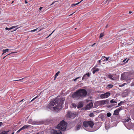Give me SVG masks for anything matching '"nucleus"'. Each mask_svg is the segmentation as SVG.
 Listing matches in <instances>:
<instances>
[{
  "mask_svg": "<svg viewBox=\"0 0 134 134\" xmlns=\"http://www.w3.org/2000/svg\"><path fill=\"white\" fill-rule=\"evenodd\" d=\"M63 98L58 99L56 98L52 99L47 107V108L52 110L58 111L62 108L63 102Z\"/></svg>",
  "mask_w": 134,
  "mask_h": 134,
  "instance_id": "nucleus-1",
  "label": "nucleus"
},
{
  "mask_svg": "<svg viewBox=\"0 0 134 134\" xmlns=\"http://www.w3.org/2000/svg\"><path fill=\"white\" fill-rule=\"evenodd\" d=\"M87 92L85 89H81L74 92L72 95L73 98H80L85 97L87 95Z\"/></svg>",
  "mask_w": 134,
  "mask_h": 134,
  "instance_id": "nucleus-2",
  "label": "nucleus"
},
{
  "mask_svg": "<svg viewBox=\"0 0 134 134\" xmlns=\"http://www.w3.org/2000/svg\"><path fill=\"white\" fill-rule=\"evenodd\" d=\"M67 125V123L63 120L57 125V127L62 131H64L66 129Z\"/></svg>",
  "mask_w": 134,
  "mask_h": 134,
  "instance_id": "nucleus-3",
  "label": "nucleus"
},
{
  "mask_svg": "<svg viewBox=\"0 0 134 134\" xmlns=\"http://www.w3.org/2000/svg\"><path fill=\"white\" fill-rule=\"evenodd\" d=\"M94 123L92 121H89L87 122H84L83 125L85 127H88L89 126L90 127L92 128L94 125Z\"/></svg>",
  "mask_w": 134,
  "mask_h": 134,
  "instance_id": "nucleus-4",
  "label": "nucleus"
},
{
  "mask_svg": "<svg viewBox=\"0 0 134 134\" xmlns=\"http://www.w3.org/2000/svg\"><path fill=\"white\" fill-rule=\"evenodd\" d=\"M129 76H127V73H125L124 74H122L121 75V79L122 80H124L126 81L131 80V79L129 78Z\"/></svg>",
  "mask_w": 134,
  "mask_h": 134,
  "instance_id": "nucleus-5",
  "label": "nucleus"
},
{
  "mask_svg": "<svg viewBox=\"0 0 134 134\" xmlns=\"http://www.w3.org/2000/svg\"><path fill=\"white\" fill-rule=\"evenodd\" d=\"M110 95V93L109 92H107L105 93L101 94L100 95V97L102 98H107Z\"/></svg>",
  "mask_w": 134,
  "mask_h": 134,
  "instance_id": "nucleus-6",
  "label": "nucleus"
},
{
  "mask_svg": "<svg viewBox=\"0 0 134 134\" xmlns=\"http://www.w3.org/2000/svg\"><path fill=\"white\" fill-rule=\"evenodd\" d=\"M91 74L89 72L86 73V74L84 75L83 76L82 79V80H86L88 79L89 77L90 76Z\"/></svg>",
  "mask_w": 134,
  "mask_h": 134,
  "instance_id": "nucleus-7",
  "label": "nucleus"
},
{
  "mask_svg": "<svg viewBox=\"0 0 134 134\" xmlns=\"http://www.w3.org/2000/svg\"><path fill=\"white\" fill-rule=\"evenodd\" d=\"M30 126L29 125H27L23 126L21 128L17 131V133L19 132L21 130L25 129L27 128Z\"/></svg>",
  "mask_w": 134,
  "mask_h": 134,
  "instance_id": "nucleus-8",
  "label": "nucleus"
},
{
  "mask_svg": "<svg viewBox=\"0 0 134 134\" xmlns=\"http://www.w3.org/2000/svg\"><path fill=\"white\" fill-rule=\"evenodd\" d=\"M110 57H102V59L101 60H102V61H103V62H104V61H110L111 60V58H110Z\"/></svg>",
  "mask_w": 134,
  "mask_h": 134,
  "instance_id": "nucleus-9",
  "label": "nucleus"
},
{
  "mask_svg": "<svg viewBox=\"0 0 134 134\" xmlns=\"http://www.w3.org/2000/svg\"><path fill=\"white\" fill-rule=\"evenodd\" d=\"M29 122V123L31 124L32 125H38L40 124L39 122L36 121H32L31 120H30Z\"/></svg>",
  "mask_w": 134,
  "mask_h": 134,
  "instance_id": "nucleus-10",
  "label": "nucleus"
},
{
  "mask_svg": "<svg viewBox=\"0 0 134 134\" xmlns=\"http://www.w3.org/2000/svg\"><path fill=\"white\" fill-rule=\"evenodd\" d=\"M93 103L91 102L89 103V104H88L86 107V108L87 109H88L91 108H92L93 106Z\"/></svg>",
  "mask_w": 134,
  "mask_h": 134,
  "instance_id": "nucleus-11",
  "label": "nucleus"
},
{
  "mask_svg": "<svg viewBox=\"0 0 134 134\" xmlns=\"http://www.w3.org/2000/svg\"><path fill=\"white\" fill-rule=\"evenodd\" d=\"M52 132L53 134H62L61 131L59 130H53L52 131Z\"/></svg>",
  "mask_w": 134,
  "mask_h": 134,
  "instance_id": "nucleus-12",
  "label": "nucleus"
},
{
  "mask_svg": "<svg viewBox=\"0 0 134 134\" xmlns=\"http://www.w3.org/2000/svg\"><path fill=\"white\" fill-rule=\"evenodd\" d=\"M99 102L100 104L101 105H104L105 104H107L109 102L107 100L100 101Z\"/></svg>",
  "mask_w": 134,
  "mask_h": 134,
  "instance_id": "nucleus-13",
  "label": "nucleus"
},
{
  "mask_svg": "<svg viewBox=\"0 0 134 134\" xmlns=\"http://www.w3.org/2000/svg\"><path fill=\"white\" fill-rule=\"evenodd\" d=\"M115 74H109L108 75V77L113 80H115V79L114 78H113L112 77L115 76Z\"/></svg>",
  "mask_w": 134,
  "mask_h": 134,
  "instance_id": "nucleus-14",
  "label": "nucleus"
},
{
  "mask_svg": "<svg viewBox=\"0 0 134 134\" xmlns=\"http://www.w3.org/2000/svg\"><path fill=\"white\" fill-rule=\"evenodd\" d=\"M133 127V125L131 122H130L127 126V128L130 129Z\"/></svg>",
  "mask_w": 134,
  "mask_h": 134,
  "instance_id": "nucleus-15",
  "label": "nucleus"
},
{
  "mask_svg": "<svg viewBox=\"0 0 134 134\" xmlns=\"http://www.w3.org/2000/svg\"><path fill=\"white\" fill-rule=\"evenodd\" d=\"M92 70V72L93 74H95L96 72L98 71L99 70V69L96 68H93Z\"/></svg>",
  "mask_w": 134,
  "mask_h": 134,
  "instance_id": "nucleus-16",
  "label": "nucleus"
},
{
  "mask_svg": "<svg viewBox=\"0 0 134 134\" xmlns=\"http://www.w3.org/2000/svg\"><path fill=\"white\" fill-rule=\"evenodd\" d=\"M131 120L130 118L128 117L126 119H124L123 120V122H128L129 120Z\"/></svg>",
  "mask_w": 134,
  "mask_h": 134,
  "instance_id": "nucleus-17",
  "label": "nucleus"
},
{
  "mask_svg": "<svg viewBox=\"0 0 134 134\" xmlns=\"http://www.w3.org/2000/svg\"><path fill=\"white\" fill-rule=\"evenodd\" d=\"M83 103L82 102H80L79 103L77 108H79L82 107L83 106Z\"/></svg>",
  "mask_w": 134,
  "mask_h": 134,
  "instance_id": "nucleus-18",
  "label": "nucleus"
},
{
  "mask_svg": "<svg viewBox=\"0 0 134 134\" xmlns=\"http://www.w3.org/2000/svg\"><path fill=\"white\" fill-rule=\"evenodd\" d=\"M17 26H14L11 27L10 28H8L7 27H6L5 28V29L6 30H11V29L14 28H15L16 27H17Z\"/></svg>",
  "mask_w": 134,
  "mask_h": 134,
  "instance_id": "nucleus-19",
  "label": "nucleus"
},
{
  "mask_svg": "<svg viewBox=\"0 0 134 134\" xmlns=\"http://www.w3.org/2000/svg\"><path fill=\"white\" fill-rule=\"evenodd\" d=\"M119 112L118 111L117 109H116L114 111L113 114L115 115H118L119 114Z\"/></svg>",
  "mask_w": 134,
  "mask_h": 134,
  "instance_id": "nucleus-20",
  "label": "nucleus"
},
{
  "mask_svg": "<svg viewBox=\"0 0 134 134\" xmlns=\"http://www.w3.org/2000/svg\"><path fill=\"white\" fill-rule=\"evenodd\" d=\"M81 127V125H78L76 127L75 129L76 130H78L80 129Z\"/></svg>",
  "mask_w": 134,
  "mask_h": 134,
  "instance_id": "nucleus-21",
  "label": "nucleus"
},
{
  "mask_svg": "<svg viewBox=\"0 0 134 134\" xmlns=\"http://www.w3.org/2000/svg\"><path fill=\"white\" fill-rule=\"evenodd\" d=\"M9 131H4L2 132L0 134H7V133Z\"/></svg>",
  "mask_w": 134,
  "mask_h": 134,
  "instance_id": "nucleus-22",
  "label": "nucleus"
},
{
  "mask_svg": "<svg viewBox=\"0 0 134 134\" xmlns=\"http://www.w3.org/2000/svg\"><path fill=\"white\" fill-rule=\"evenodd\" d=\"M83 0H81L80 2H78L76 4H71V6L72 7H74V6L78 4H79L80 3H81V2H82Z\"/></svg>",
  "mask_w": 134,
  "mask_h": 134,
  "instance_id": "nucleus-23",
  "label": "nucleus"
},
{
  "mask_svg": "<svg viewBox=\"0 0 134 134\" xmlns=\"http://www.w3.org/2000/svg\"><path fill=\"white\" fill-rule=\"evenodd\" d=\"M124 103V102L121 101L118 104V106H116V107L120 106L122 105V104Z\"/></svg>",
  "mask_w": 134,
  "mask_h": 134,
  "instance_id": "nucleus-24",
  "label": "nucleus"
},
{
  "mask_svg": "<svg viewBox=\"0 0 134 134\" xmlns=\"http://www.w3.org/2000/svg\"><path fill=\"white\" fill-rule=\"evenodd\" d=\"M110 103H117V102L114 99H112L110 101Z\"/></svg>",
  "mask_w": 134,
  "mask_h": 134,
  "instance_id": "nucleus-25",
  "label": "nucleus"
},
{
  "mask_svg": "<svg viewBox=\"0 0 134 134\" xmlns=\"http://www.w3.org/2000/svg\"><path fill=\"white\" fill-rule=\"evenodd\" d=\"M9 51V49H6L5 50H3V53H5L6 52H8Z\"/></svg>",
  "mask_w": 134,
  "mask_h": 134,
  "instance_id": "nucleus-26",
  "label": "nucleus"
},
{
  "mask_svg": "<svg viewBox=\"0 0 134 134\" xmlns=\"http://www.w3.org/2000/svg\"><path fill=\"white\" fill-rule=\"evenodd\" d=\"M113 86V85L111 84H109L108 85L107 87L109 88H112Z\"/></svg>",
  "mask_w": 134,
  "mask_h": 134,
  "instance_id": "nucleus-27",
  "label": "nucleus"
},
{
  "mask_svg": "<svg viewBox=\"0 0 134 134\" xmlns=\"http://www.w3.org/2000/svg\"><path fill=\"white\" fill-rule=\"evenodd\" d=\"M107 116L108 117H109L111 116V114L110 113H108L107 114Z\"/></svg>",
  "mask_w": 134,
  "mask_h": 134,
  "instance_id": "nucleus-28",
  "label": "nucleus"
},
{
  "mask_svg": "<svg viewBox=\"0 0 134 134\" xmlns=\"http://www.w3.org/2000/svg\"><path fill=\"white\" fill-rule=\"evenodd\" d=\"M24 78H22V79H20L17 80H14L13 81H21V80L23 79Z\"/></svg>",
  "mask_w": 134,
  "mask_h": 134,
  "instance_id": "nucleus-29",
  "label": "nucleus"
},
{
  "mask_svg": "<svg viewBox=\"0 0 134 134\" xmlns=\"http://www.w3.org/2000/svg\"><path fill=\"white\" fill-rule=\"evenodd\" d=\"M38 29V28H37L36 29H35L34 30H31L30 32H34L36 31Z\"/></svg>",
  "mask_w": 134,
  "mask_h": 134,
  "instance_id": "nucleus-30",
  "label": "nucleus"
},
{
  "mask_svg": "<svg viewBox=\"0 0 134 134\" xmlns=\"http://www.w3.org/2000/svg\"><path fill=\"white\" fill-rule=\"evenodd\" d=\"M104 34L103 33H101L100 35V37H99L100 38H101L102 37H103L104 36Z\"/></svg>",
  "mask_w": 134,
  "mask_h": 134,
  "instance_id": "nucleus-31",
  "label": "nucleus"
},
{
  "mask_svg": "<svg viewBox=\"0 0 134 134\" xmlns=\"http://www.w3.org/2000/svg\"><path fill=\"white\" fill-rule=\"evenodd\" d=\"M15 53V52H12V53H10L7 54V55H6L4 57H3V59H4V58H5L7 56H8V55H10V54H11L12 53Z\"/></svg>",
  "mask_w": 134,
  "mask_h": 134,
  "instance_id": "nucleus-32",
  "label": "nucleus"
},
{
  "mask_svg": "<svg viewBox=\"0 0 134 134\" xmlns=\"http://www.w3.org/2000/svg\"><path fill=\"white\" fill-rule=\"evenodd\" d=\"M59 73H60V71H58L56 74L55 75V78H56L57 77V76H58V74Z\"/></svg>",
  "mask_w": 134,
  "mask_h": 134,
  "instance_id": "nucleus-33",
  "label": "nucleus"
},
{
  "mask_svg": "<svg viewBox=\"0 0 134 134\" xmlns=\"http://www.w3.org/2000/svg\"><path fill=\"white\" fill-rule=\"evenodd\" d=\"M122 109L121 107H120V108H118V109H117V110L119 112Z\"/></svg>",
  "mask_w": 134,
  "mask_h": 134,
  "instance_id": "nucleus-34",
  "label": "nucleus"
},
{
  "mask_svg": "<svg viewBox=\"0 0 134 134\" xmlns=\"http://www.w3.org/2000/svg\"><path fill=\"white\" fill-rule=\"evenodd\" d=\"M94 114L93 113H91L90 114V117H92L94 116Z\"/></svg>",
  "mask_w": 134,
  "mask_h": 134,
  "instance_id": "nucleus-35",
  "label": "nucleus"
},
{
  "mask_svg": "<svg viewBox=\"0 0 134 134\" xmlns=\"http://www.w3.org/2000/svg\"><path fill=\"white\" fill-rule=\"evenodd\" d=\"M44 133V132L43 131L42 132H38V134H43Z\"/></svg>",
  "mask_w": 134,
  "mask_h": 134,
  "instance_id": "nucleus-36",
  "label": "nucleus"
},
{
  "mask_svg": "<svg viewBox=\"0 0 134 134\" xmlns=\"http://www.w3.org/2000/svg\"><path fill=\"white\" fill-rule=\"evenodd\" d=\"M72 105L73 107H74L75 108L76 107V105L75 104H72Z\"/></svg>",
  "mask_w": 134,
  "mask_h": 134,
  "instance_id": "nucleus-37",
  "label": "nucleus"
},
{
  "mask_svg": "<svg viewBox=\"0 0 134 134\" xmlns=\"http://www.w3.org/2000/svg\"><path fill=\"white\" fill-rule=\"evenodd\" d=\"M80 77H77V78H76L75 79H74V81H76V80H77V79H78L80 78Z\"/></svg>",
  "mask_w": 134,
  "mask_h": 134,
  "instance_id": "nucleus-38",
  "label": "nucleus"
},
{
  "mask_svg": "<svg viewBox=\"0 0 134 134\" xmlns=\"http://www.w3.org/2000/svg\"><path fill=\"white\" fill-rule=\"evenodd\" d=\"M125 84H126V83H124V84H123L121 85H120L119 86L120 87H122L124 86V85H125Z\"/></svg>",
  "mask_w": 134,
  "mask_h": 134,
  "instance_id": "nucleus-39",
  "label": "nucleus"
},
{
  "mask_svg": "<svg viewBox=\"0 0 134 134\" xmlns=\"http://www.w3.org/2000/svg\"><path fill=\"white\" fill-rule=\"evenodd\" d=\"M37 97H35V98H34V99H33L31 100V102L32 101H33Z\"/></svg>",
  "mask_w": 134,
  "mask_h": 134,
  "instance_id": "nucleus-40",
  "label": "nucleus"
},
{
  "mask_svg": "<svg viewBox=\"0 0 134 134\" xmlns=\"http://www.w3.org/2000/svg\"><path fill=\"white\" fill-rule=\"evenodd\" d=\"M37 97H35V98H34V99H33L31 100V102L32 101H33Z\"/></svg>",
  "mask_w": 134,
  "mask_h": 134,
  "instance_id": "nucleus-41",
  "label": "nucleus"
},
{
  "mask_svg": "<svg viewBox=\"0 0 134 134\" xmlns=\"http://www.w3.org/2000/svg\"><path fill=\"white\" fill-rule=\"evenodd\" d=\"M37 97H35V98H34V99H33L31 100V102L32 101H33Z\"/></svg>",
  "mask_w": 134,
  "mask_h": 134,
  "instance_id": "nucleus-42",
  "label": "nucleus"
},
{
  "mask_svg": "<svg viewBox=\"0 0 134 134\" xmlns=\"http://www.w3.org/2000/svg\"><path fill=\"white\" fill-rule=\"evenodd\" d=\"M55 30H54V31H53L52 32L51 34H50L49 35V36H51V35L53 34V32Z\"/></svg>",
  "mask_w": 134,
  "mask_h": 134,
  "instance_id": "nucleus-43",
  "label": "nucleus"
},
{
  "mask_svg": "<svg viewBox=\"0 0 134 134\" xmlns=\"http://www.w3.org/2000/svg\"><path fill=\"white\" fill-rule=\"evenodd\" d=\"M115 76L112 77V78H114L115 79V80L116 79V77H115Z\"/></svg>",
  "mask_w": 134,
  "mask_h": 134,
  "instance_id": "nucleus-44",
  "label": "nucleus"
},
{
  "mask_svg": "<svg viewBox=\"0 0 134 134\" xmlns=\"http://www.w3.org/2000/svg\"><path fill=\"white\" fill-rule=\"evenodd\" d=\"M42 7H40L39 8L40 10H41V9H42Z\"/></svg>",
  "mask_w": 134,
  "mask_h": 134,
  "instance_id": "nucleus-45",
  "label": "nucleus"
},
{
  "mask_svg": "<svg viewBox=\"0 0 134 134\" xmlns=\"http://www.w3.org/2000/svg\"><path fill=\"white\" fill-rule=\"evenodd\" d=\"M2 123V122H0V126H1Z\"/></svg>",
  "mask_w": 134,
  "mask_h": 134,
  "instance_id": "nucleus-46",
  "label": "nucleus"
},
{
  "mask_svg": "<svg viewBox=\"0 0 134 134\" xmlns=\"http://www.w3.org/2000/svg\"><path fill=\"white\" fill-rule=\"evenodd\" d=\"M96 43H94L93 44L92 46H91L92 47H93V46L94 45H95L96 44Z\"/></svg>",
  "mask_w": 134,
  "mask_h": 134,
  "instance_id": "nucleus-47",
  "label": "nucleus"
},
{
  "mask_svg": "<svg viewBox=\"0 0 134 134\" xmlns=\"http://www.w3.org/2000/svg\"><path fill=\"white\" fill-rule=\"evenodd\" d=\"M24 100V99H22L19 102H21L23 101Z\"/></svg>",
  "mask_w": 134,
  "mask_h": 134,
  "instance_id": "nucleus-48",
  "label": "nucleus"
},
{
  "mask_svg": "<svg viewBox=\"0 0 134 134\" xmlns=\"http://www.w3.org/2000/svg\"><path fill=\"white\" fill-rule=\"evenodd\" d=\"M101 60H101V59L100 60H99L98 61L99 63H100L101 61Z\"/></svg>",
  "mask_w": 134,
  "mask_h": 134,
  "instance_id": "nucleus-49",
  "label": "nucleus"
},
{
  "mask_svg": "<svg viewBox=\"0 0 134 134\" xmlns=\"http://www.w3.org/2000/svg\"><path fill=\"white\" fill-rule=\"evenodd\" d=\"M25 3H28V2L26 1H25Z\"/></svg>",
  "mask_w": 134,
  "mask_h": 134,
  "instance_id": "nucleus-50",
  "label": "nucleus"
},
{
  "mask_svg": "<svg viewBox=\"0 0 134 134\" xmlns=\"http://www.w3.org/2000/svg\"><path fill=\"white\" fill-rule=\"evenodd\" d=\"M55 2H53L52 4L50 5H53Z\"/></svg>",
  "mask_w": 134,
  "mask_h": 134,
  "instance_id": "nucleus-51",
  "label": "nucleus"
},
{
  "mask_svg": "<svg viewBox=\"0 0 134 134\" xmlns=\"http://www.w3.org/2000/svg\"><path fill=\"white\" fill-rule=\"evenodd\" d=\"M112 106V105H109V107H111Z\"/></svg>",
  "mask_w": 134,
  "mask_h": 134,
  "instance_id": "nucleus-52",
  "label": "nucleus"
},
{
  "mask_svg": "<svg viewBox=\"0 0 134 134\" xmlns=\"http://www.w3.org/2000/svg\"><path fill=\"white\" fill-rule=\"evenodd\" d=\"M132 13V12H131V11H130V12H129V13L130 14H131V13Z\"/></svg>",
  "mask_w": 134,
  "mask_h": 134,
  "instance_id": "nucleus-53",
  "label": "nucleus"
},
{
  "mask_svg": "<svg viewBox=\"0 0 134 134\" xmlns=\"http://www.w3.org/2000/svg\"><path fill=\"white\" fill-rule=\"evenodd\" d=\"M108 25H107L105 26V27H106V28H107V27H108Z\"/></svg>",
  "mask_w": 134,
  "mask_h": 134,
  "instance_id": "nucleus-54",
  "label": "nucleus"
},
{
  "mask_svg": "<svg viewBox=\"0 0 134 134\" xmlns=\"http://www.w3.org/2000/svg\"><path fill=\"white\" fill-rule=\"evenodd\" d=\"M126 60V59H125V60H124L123 61V62H124Z\"/></svg>",
  "mask_w": 134,
  "mask_h": 134,
  "instance_id": "nucleus-55",
  "label": "nucleus"
},
{
  "mask_svg": "<svg viewBox=\"0 0 134 134\" xmlns=\"http://www.w3.org/2000/svg\"><path fill=\"white\" fill-rule=\"evenodd\" d=\"M128 60H127L126 61V62H127L128 61Z\"/></svg>",
  "mask_w": 134,
  "mask_h": 134,
  "instance_id": "nucleus-56",
  "label": "nucleus"
},
{
  "mask_svg": "<svg viewBox=\"0 0 134 134\" xmlns=\"http://www.w3.org/2000/svg\"><path fill=\"white\" fill-rule=\"evenodd\" d=\"M74 13H75V12H74V13H72V14H70V15H72V14H73Z\"/></svg>",
  "mask_w": 134,
  "mask_h": 134,
  "instance_id": "nucleus-57",
  "label": "nucleus"
},
{
  "mask_svg": "<svg viewBox=\"0 0 134 134\" xmlns=\"http://www.w3.org/2000/svg\"><path fill=\"white\" fill-rule=\"evenodd\" d=\"M49 37V36H48L47 37H46V38H48Z\"/></svg>",
  "mask_w": 134,
  "mask_h": 134,
  "instance_id": "nucleus-58",
  "label": "nucleus"
},
{
  "mask_svg": "<svg viewBox=\"0 0 134 134\" xmlns=\"http://www.w3.org/2000/svg\"><path fill=\"white\" fill-rule=\"evenodd\" d=\"M18 29V28H16V30H14V31L16 30H17Z\"/></svg>",
  "mask_w": 134,
  "mask_h": 134,
  "instance_id": "nucleus-59",
  "label": "nucleus"
},
{
  "mask_svg": "<svg viewBox=\"0 0 134 134\" xmlns=\"http://www.w3.org/2000/svg\"><path fill=\"white\" fill-rule=\"evenodd\" d=\"M14 132H13V133H12V134H14Z\"/></svg>",
  "mask_w": 134,
  "mask_h": 134,
  "instance_id": "nucleus-60",
  "label": "nucleus"
},
{
  "mask_svg": "<svg viewBox=\"0 0 134 134\" xmlns=\"http://www.w3.org/2000/svg\"><path fill=\"white\" fill-rule=\"evenodd\" d=\"M14 1H12V3H13Z\"/></svg>",
  "mask_w": 134,
  "mask_h": 134,
  "instance_id": "nucleus-61",
  "label": "nucleus"
},
{
  "mask_svg": "<svg viewBox=\"0 0 134 134\" xmlns=\"http://www.w3.org/2000/svg\"><path fill=\"white\" fill-rule=\"evenodd\" d=\"M4 53H3L2 54V55H3V54H4Z\"/></svg>",
  "mask_w": 134,
  "mask_h": 134,
  "instance_id": "nucleus-62",
  "label": "nucleus"
},
{
  "mask_svg": "<svg viewBox=\"0 0 134 134\" xmlns=\"http://www.w3.org/2000/svg\"><path fill=\"white\" fill-rule=\"evenodd\" d=\"M76 28H75V30H76Z\"/></svg>",
  "mask_w": 134,
  "mask_h": 134,
  "instance_id": "nucleus-63",
  "label": "nucleus"
},
{
  "mask_svg": "<svg viewBox=\"0 0 134 134\" xmlns=\"http://www.w3.org/2000/svg\"><path fill=\"white\" fill-rule=\"evenodd\" d=\"M36 134H38V133H37Z\"/></svg>",
  "mask_w": 134,
  "mask_h": 134,
  "instance_id": "nucleus-64",
  "label": "nucleus"
}]
</instances>
